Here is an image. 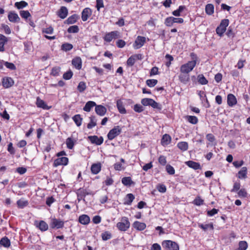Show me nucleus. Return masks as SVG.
<instances>
[{"instance_id":"3","label":"nucleus","mask_w":250,"mask_h":250,"mask_svg":"<svg viewBox=\"0 0 250 250\" xmlns=\"http://www.w3.org/2000/svg\"><path fill=\"white\" fill-rule=\"evenodd\" d=\"M117 228L122 231H125L130 227V222L128 218L126 217H123L121 219V221L117 224Z\"/></svg>"},{"instance_id":"1","label":"nucleus","mask_w":250,"mask_h":250,"mask_svg":"<svg viewBox=\"0 0 250 250\" xmlns=\"http://www.w3.org/2000/svg\"><path fill=\"white\" fill-rule=\"evenodd\" d=\"M192 60L182 65L180 67V72L182 73H188L191 72L196 66L198 58L194 53L190 55Z\"/></svg>"},{"instance_id":"40","label":"nucleus","mask_w":250,"mask_h":250,"mask_svg":"<svg viewBox=\"0 0 250 250\" xmlns=\"http://www.w3.org/2000/svg\"><path fill=\"white\" fill-rule=\"evenodd\" d=\"M186 9V6L184 5L180 6L178 9L174 10L172 12V14L176 17L180 16L181 15V13L183 11L184 9Z\"/></svg>"},{"instance_id":"11","label":"nucleus","mask_w":250,"mask_h":250,"mask_svg":"<svg viewBox=\"0 0 250 250\" xmlns=\"http://www.w3.org/2000/svg\"><path fill=\"white\" fill-rule=\"evenodd\" d=\"M141 59V54H137L130 56L127 60L126 63L127 65L129 66H132L134 65L135 62L137 60H140Z\"/></svg>"},{"instance_id":"17","label":"nucleus","mask_w":250,"mask_h":250,"mask_svg":"<svg viewBox=\"0 0 250 250\" xmlns=\"http://www.w3.org/2000/svg\"><path fill=\"white\" fill-rule=\"evenodd\" d=\"M77 194L78 196V200L80 201L79 197H81V199H83L86 195L91 194V193L85 189L80 188L77 190Z\"/></svg>"},{"instance_id":"13","label":"nucleus","mask_w":250,"mask_h":250,"mask_svg":"<svg viewBox=\"0 0 250 250\" xmlns=\"http://www.w3.org/2000/svg\"><path fill=\"white\" fill-rule=\"evenodd\" d=\"M92 11L89 8H84L82 13V19L83 21L87 20L88 18L91 15Z\"/></svg>"},{"instance_id":"44","label":"nucleus","mask_w":250,"mask_h":250,"mask_svg":"<svg viewBox=\"0 0 250 250\" xmlns=\"http://www.w3.org/2000/svg\"><path fill=\"white\" fill-rule=\"evenodd\" d=\"M17 204L19 208H22L27 206L28 204V202L27 200L20 199L17 201Z\"/></svg>"},{"instance_id":"52","label":"nucleus","mask_w":250,"mask_h":250,"mask_svg":"<svg viewBox=\"0 0 250 250\" xmlns=\"http://www.w3.org/2000/svg\"><path fill=\"white\" fill-rule=\"evenodd\" d=\"M158 83L157 80L149 79L146 81V83L150 87H154Z\"/></svg>"},{"instance_id":"49","label":"nucleus","mask_w":250,"mask_h":250,"mask_svg":"<svg viewBox=\"0 0 250 250\" xmlns=\"http://www.w3.org/2000/svg\"><path fill=\"white\" fill-rule=\"evenodd\" d=\"M86 87V86L85 83L83 82H81L79 83L78 85L77 89L80 92L82 93L85 90Z\"/></svg>"},{"instance_id":"25","label":"nucleus","mask_w":250,"mask_h":250,"mask_svg":"<svg viewBox=\"0 0 250 250\" xmlns=\"http://www.w3.org/2000/svg\"><path fill=\"white\" fill-rule=\"evenodd\" d=\"M36 104L38 107L42 108L44 109H48L49 108L46 103L39 97L37 98Z\"/></svg>"},{"instance_id":"38","label":"nucleus","mask_w":250,"mask_h":250,"mask_svg":"<svg viewBox=\"0 0 250 250\" xmlns=\"http://www.w3.org/2000/svg\"><path fill=\"white\" fill-rule=\"evenodd\" d=\"M78 19V16L76 14H74L70 16L66 20L67 24H73L75 23Z\"/></svg>"},{"instance_id":"62","label":"nucleus","mask_w":250,"mask_h":250,"mask_svg":"<svg viewBox=\"0 0 250 250\" xmlns=\"http://www.w3.org/2000/svg\"><path fill=\"white\" fill-rule=\"evenodd\" d=\"M241 185L239 182L234 183L233 187V188L231 190V192H236L240 189Z\"/></svg>"},{"instance_id":"19","label":"nucleus","mask_w":250,"mask_h":250,"mask_svg":"<svg viewBox=\"0 0 250 250\" xmlns=\"http://www.w3.org/2000/svg\"><path fill=\"white\" fill-rule=\"evenodd\" d=\"M68 14V10L65 6H62L58 12V16L62 19H65Z\"/></svg>"},{"instance_id":"63","label":"nucleus","mask_w":250,"mask_h":250,"mask_svg":"<svg viewBox=\"0 0 250 250\" xmlns=\"http://www.w3.org/2000/svg\"><path fill=\"white\" fill-rule=\"evenodd\" d=\"M158 161L159 163L162 166H165L167 164L166 158L164 156H160L159 157Z\"/></svg>"},{"instance_id":"5","label":"nucleus","mask_w":250,"mask_h":250,"mask_svg":"<svg viewBox=\"0 0 250 250\" xmlns=\"http://www.w3.org/2000/svg\"><path fill=\"white\" fill-rule=\"evenodd\" d=\"M121 132V128L119 126H116L109 131L107 134L108 139L112 140Z\"/></svg>"},{"instance_id":"18","label":"nucleus","mask_w":250,"mask_h":250,"mask_svg":"<svg viewBox=\"0 0 250 250\" xmlns=\"http://www.w3.org/2000/svg\"><path fill=\"white\" fill-rule=\"evenodd\" d=\"M227 103L229 106H233L237 104L236 97L232 94H229L227 96Z\"/></svg>"},{"instance_id":"61","label":"nucleus","mask_w":250,"mask_h":250,"mask_svg":"<svg viewBox=\"0 0 250 250\" xmlns=\"http://www.w3.org/2000/svg\"><path fill=\"white\" fill-rule=\"evenodd\" d=\"M134 110L136 112L140 113L144 110V108L141 104H136L134 106Z\"/></svg>"},{"instance_id":"33","label":"nucleus","mask_w":250,"mask_h":250,"mask_svg":"<svg viewBox=\"0 0 250 250\" xmlns=\"http://www.w3.org/2000/svg\"><path fill=\"white\" fill-rule=\"evenodd\" d=\"M37 226L42 231L47 230L48 228V225L43 221H41Z\"/></svg>"},{"instance_id":"22","label":"nucleus","mask_w":250,"mask_h":250,"mask_svg":"<svg viewBox=\"0 0 250 250\" xmlns=\"http://www.w3.org/2000/svg\"><path fill=\"white\" fill-rule=\"evenodd\" d=\"M179 79L180 81L184 84L187 83L190 80L189 75L188 73H181L179 76Z\"/></svg>"},{"instance_id":"47","label":"nucleus","mask_w":250,"mask_h":250,"mask_svg":"<svg viewBox=\"0 0 250 250\" xmlns=\"http://www.w3.org/2000/svg\"><path fill=\"white\" fill-rule=\"evenodd\" d=\"M187 120L191 124L195 125L198 122V119L194 116H187L186 117Z\"/></svg>"},{"instance_id":"60","label":"nucleus","mask_w":250,"mask_h":250,"mask_svg":"<svg viewBox=\"0 0 250 250\" xmlns=\"http://www.w3.org/2000/svg\"><path fill=\"white\" fill-rule=\"evenodd\" d=\"M166 170L169 174L173 175L175 173V170L174 168L169 165L166 166Z\"/></svg>"},{"instance_id":"55","label":"nucleus","mask_w":250,"mask_h":250,"mask_svg":"<svg viewBox=\"0 0 250 250\" xmlns=\"http://www.w3.org/2000/svg\"><path fill=\"white\" fill-rule=\"evenodd\" d=\"M20 14L22 18L25 19H28L29 17L31 16V15L28 11L21 10L20 12Z\"/></svg>"},{"instance_id":"39","label":"nucleus","mask_w":250,"mask_h":250,"mask_svg":"<svg viewBox=\"0 0 250 250\" xmlns=\"http://www.w3.org/2000/svg\"><path fill=\"white\" fill-rule=\"evenodd\" d=\"M73 45L69 43H65L62 45L61 49L62 50L67 52L71 50L73 48Z\"/></svg>"},{"instance_id":"14","label":"nucleus","mask_w":250,"mask_h":250,"mask_svg":"<svg viewBox=\"0 0 250 250\" xmlns=\"http://www.w3.org/2000/svg\"><path fill=\"white\" fill-rule=\"evenodd\" d=\"M72 64L76 69L78 70L81 69L82 65L81 58L79 57L74 58L72 60Z\"/></svg>"},{"instance_id":"31","label":"nucleus","mask_w":250,"mask_h":250,"mask_svg":"<svg viewBox=\"0 0 250 250\" xmlns=\"http://www.w3.org/2000/svg\"><path fill=\"white\" fill-rule=\"evenodd\" d=\"M7 42V38L5 36L0 34V51L2 52L4 50V45Z\"/></svg>"},{"instance_id":"50","label":"nucleus","mask_w":250,"mask_h":250,"mask_svg":"<svg viewBox=\"0 0 250 250\" xmlns=\"http://www.w3.org/2000/svg\"><path fill=\"white\" fill-rule=\"evenodd\" d=\"M173 17H169L166 19L165 24L167 26H171L174 23Z\"/></svg>"},{"instance_id":"26","label":"nucleus","mask_w":250,"mask_h":250,"mask_svg":"<svg viewBox=\"0 0 250 250\" xmlns=\"http://www.w3.org/2000/svg\"><path fill=\"white\" fill-rule=\"evenodd\" d=\"M171 139V137L170 136V135H169L168 134H165V135H163L161 143H162V145H163V146L168 145V144H169L170 143Z\"/></svg>"},{"instance_id":"42","label":"nucleus","mask_w":250,"mask_h":250,"mask_svg":"<svg viewBox=\"0 0 250 250\" xmlns=\"http://www.w3.org/2000/svg\"><path fill=\"white\" fill-rule=\"evenodd\" d=\"M28 5V3L23 0L21 1L20 2H16L15 3V6L17 7L18 9H22L24 7H25Z\"/></svg>"},{"instance_id":"9","label":"nucleus","mask_w":250,"mask_h":250,"mask_svg":"<svg viewBox=\"0 0 250 250\" xmlns=\"http://www.w3.org/2000/svg\"><path fill=\"white\" fill-rule=\"evenodd\" d=\"M68 162V159L65 157H62L56 159L54 162V166L58 167L60 165H67Z\"/></svg>"},{"instance_id":"28","label":"nucleus","mask_w":250,"mask_h":250,"mask_svg":"<svg viewBox=\"0 0 250 250\" xmlns=\"http://www.w3.org/2000/svg\"><path fill=\"white\" fill-rule=\"evenodd\" d=\"M0 245L5 248H9L11 245L10 241L7 237H4L0 240Z\"/></svg>"},{"instance_id":"24","label":"nucleus","mask_w":250,"mask_h":250,"mask_svg":"<svg viewBox=\"0 0 250 250\" xmlns=\"http://www.w3.org/2000/svg\"><path fill=\"white\" fill-rule=\"evenodd\" d=\"M133 227L138 230H143L146 228V225L144 223L135 221L133 224Z\"/></svg>"},{"instance_id":"27","label":"nucleus","mask_w":250,"mask_h":250,"mask_svg":"<svg viewBox=\"0 0 250 250\" xmlns=\"http://www.w3.org/2000/svg\"><path fill=\"white\" fill-rule=\"evenodd\" d=\"M117 107L120 113H126V110L124 107L123 102L120 100H119L117 101Z\"/></svg>"},{"instance_id":"20","label":"nucleus","mask_w":250,"mask_h":250,"mask_svg":"<svg viewBox=\"0 0 250 250\" xmlns=\"http://www.w3.org/2000/svg\"><path fill=\"white\" fill-rule=\"evenodd\" d=\"M186 164L188 167L195 170L201 169V166L199 163H197L192 161H188L186 162Z\"/></svg>"},{"instance_id":"23","label":"nucleus","mask_w":250,"mask_h":250,"mask_svg":"<svg viewBox=\"0 0 250 250\" xmlns=\"http://www.w3.org/2000/svg\"><path fill=\"white\" fill-rule=\"evenodd\" d=\"M101 169V164L100 163L93 164L91 167V172L94 174H98Z\"/></svg>"},{"instance_id":"29","label":"nucleus","mask_w":250,"mask_h":250,"mask_svg":"<svg viewBox=\"0 0 250 250\" xmlns=\"http://www.w3.org/2000/svg\"><path fill=\"white\" fill-rule=\"evenodd\" d=\"M238 177L239 179H245L247 178V168L245 167H243L238 172Z\"/></svg>"},{"instance_id":"51","label":"nucleus","mask_w":250,"mask_h":250,"mask_svg":"<svg viewBox=\"0 0 250 250\" xmlns=\"http://www.w3.org/2000/svg\"><path fill=\"white\" fill-rule=\"evenodd\" d=\"M66 144L67 148L69 149H72L74 146L73 140L71 138H68L66 140Z\"/></svg>"},{"instance_id":"2","label":"nucleus","mask_w":250,"mask_h":250,"mask_svg":"<svg viewBox=\"0 0 250 250\" xmlns=\"http://www.w3.org/2000/svg\"><path fill=\"white\" fill-rule=\"evenodd\" d=\"M141 104L144 106H151L154 108L159 110L162 109V105L159 103L156 102L152 99L144 98L141 100Z\"/></svg>"},{"instance_id":"53","label":"nucleus","mask_w":250,"mask_h":250,"mask_svg":"<svg viewBox=\"0 0 250 250\" xmlns=\"http://www.w3.org/2000/svg\"><path fill=\"white\" fill-rule=\"evenodd\" d=\"M229 21L228 19H224L222 20L219 26L226 30L227 27L229 25Z\"/></svg>"},{"instance_id":"16","label":"nucleus","mask_w":250,"mask_h":250,"mask_svg":"<svg viewBox=\"0 0 250 250\" xmlns=\"http://www.w3.org/2000/svg\"><path fill=\"white\" fill-rule=\"evenodd\" d=\"M95 112L98 115L102 116L105 114L106 108L102 105H96Z\"/></svg>"},{"instance_id":"56","label":"nucleus","mask_w":250,"mask_h":250,"mask_svg":"<svg viewBox=\"0 0 250 250\" xmlns=\"http://www.w3.org/2000/svg\"><path fill=\"white\" fill-rule=\"evenodd\" d=\"M61 70L60 67H54L52 69L51 74L54 76H57L59 75Z\"/></svg>"},{"instance_id":"34","label":"nucleus","mask_w":250,"mask_h":250,"mask_svg":"<svg viewBox=\"0 0 250 250\" xmlns=\"http://www.w3.org/2000/svg\"><path fill=\"white\" fill-rule=\"evenodd\" d=\"M90 122L87 124V128L91 129L96 125V119L95 116H92L90 117Z\"/></svg>"},{"instance_id":"45","label":"nucleus","mask_w":250,"mask_h":250,"mask_svg":"<svg viewBox=\"0 0 250 250\" xmlns=\"http://www.w3.org/2000/svg\"><path fill=\"white\" fill-rule=\"evenodd\" d=\"M101 236L103 240L106 241L111 238L112 234L110 232L106 231L102 234Z\"/></svg>"},{"instance_id":"54","label":"nucleus","mask_w":250,"mask_h":250,"mask_svg":"<svg viewBox=\"0 0 250 250\" xmlns=\"http://www.w3.org/2000/svg\"><path fill=\"white\" fill-rule=\"evenodd\" d=\"M248 248V244L246 241H240L239 243V250H246Z\"/></svg>"},{"instance_id":"36","label":"nucleus","mask_w":250,"mask_h":250,"mask_svg":"<svg viewBox=\"0 0 250 250\" xmlns=\"http://www.w3.org/2000/svg\"><path fill=\"white\" fill-rule=\"evenodd\" d=\"M177 146L180 149L184 151L188 149V144L186 142H181L178 143Z\"/></svg>"},{"instance_id":"43","label":"nucleus","mask_w":250,"mask_h":250,"mask_svg":"<svg viewBox=\"0 0 250 250\" xmlns=\"http://www.w3.org/2000/svg\"><path fill=\"white\" fill-rule=\"evenodd\" d=\"M197 79L198 82L202 85L206 84L208 83V81L202 74L199 75L197 77Z\"/></svg>"},{"instance_id":"10","label":"nucleus","mask_w":250,"mask_h":250,"mask_svg":"<svg viewBox=\"0 0 250 250\" xmlns=\"http://www.w3.org/2000/svg\"><path fill=\"white\" fill-rule=\"evenodd\" d=\"M88 139L92 144H95L97 145H101L104 141V139L102 137H98L97 136H90L88 137Z\"/></svg>"},{"instance_id":"64","label":"nucleus","mask_w":250,"mask_h":250,"mask_svg":"<svg viewBox=\"0 0 250 250\" xmlns=\"http://www.w3.org/2000/svg\"><path fill=\"white\" fill-rule=\"evenodd\" d=\"M238 195L239 197H245L247 196V193L245 188H242L238 192Z\"/></svg>"},{"instance_id":"37","label":"nucleus","mask_w":250,"mask_h":250,"mask_svg":"<svg viewBox=\"0 0 250 250\" xmlns=\"http://www.w3.org/2000/svg\"><path fill=\"white\" fill-rule=\"evenodd\" d=\"M73 120L78 126H80L82 125L83 119L81 117L80 115H75L73 117Z\"/></svg>"},{"instance_id":"7","label":"nucleus","mask_w":250,"mask_h":250,"mask_svg":"<svg viewBox=\"0 0 250 250\" xmlns=\"http://www.w3.org/2000/svg\"><path fill=\"white\" fill-rule=\"evenodd\" d=\"M64 226V222L59 219L56 218H53L51 219L50 223V227L54 229L55 228L57 229L62 228Z\"/></svg>"},{"instance_id":"6","label":"nucleus","mask_w":250,"mask_h":250,"mask_svg":"<svg viewBox=\"0 0 250 250\" xmlns=\"http://www.w3.org/2000/svg\"><path fill=\"white\" fill-rule=\"evenodd\" d=\"M119 37V32L117 31H114L106 34L104 37V40L107 42H110L113 39L118 38Z\"/></svg>"},{"instance_id":"4","label":"nucleus","mask_w":250,"mask_h":250,"mask_svg":"<svg viewBox=\"0 0 250 250\" xmlns=\"http://www.w3.org/2000/svg\"><path fill=\"white\" fill-rule=\"evenodd\" d=\"M162 247L167 250H179L178 245L171 240H165L162 243Z\"/></svg>"},{"instance_id":"57","label":"nucleus","mask_w":250,"mask_h":250,"mask_svg":"<svg viewBox=\"0 0 250 250\" xmlns=\"http://www.w3.org/2000/svg\"><path fill=\"white\" fill-rule=\"evenodd\" d=\"M4 65L8 69L14 70L16 69V66L14 65V63L11 62H4Z\"/></svg>"},{"instance_id":"30","label":"nucleus","mask_w":250,"mask_h":250,"mask_svg":"<svg viewBox=\"0 0 250 250\" xmlns=\"http://www.w3.org/2000/svg\"><path fill=\"white\" fill-rule=\"evenodd\" d=\"M96 104L94 102L89 101L86 103L83 109L85 111L89 112L91 110V108L96 106Z\"/></svg>"},{"instance_id":"58","label":"nucleus","mask_w":250,"mask_h":250,"mask_svg":"<svg viewBox=\"0 0 250 250\" xmlns=\"http://www.w3.org/2000/svg\"><path fill=\"white\" fill-rule=\"evenodd\" d=\"M73 76V72L71 71H68L64 73L63 75V78L65 80H69Z\"/></svg>"},{"instance_id":"15","label":"nucleus","mask_w":250,"mask_h":250,"mask_svg":"<svg viewBox=\"0 0 250 250\" xmlns=\"http://www.w3.org/2000/svg\"><path fill=\"white\" fill-rule=\"evenodd\" d=\"M8 20L12 22H19L20 21L18 15L14 12H10L8 16Z\"/></svg>"},{"instance_id":"46","label":"nucleus","mask_w":250,"mask_h":250,"mask_svg":"<svg viewBox=\"0 0 250 250\" xmlns=\"http://www.w3.org/2000/svg\"><path fill=\"white\" fill-rule=\"evenodd\" d=\"M126 200L125 202V204L127 205H131V203L133 202L135 197L131 193H128L126 195Z\"/></svg>"},{"instance_id":"12","label":"nucleus","mask_w":250,"mask_h":250,"mask_svg":"<svg viewBox=\"0 0 250 250\" xmlns=\"http://www.w3.org/2000/svg\"><path fill=\"white\" fill-rule=\"evenodd\" d=\"M2 85L4 88H7L14 84V81L10 77H5L2 79Z\"/></svg>"},{"instance_id":"48","label":"nucleus","mask_w":250,"mask_h":250,"mask_svg":"<svg viewBox=\"0 0 250 250\" xmlns=\"http://www.w3.org/2000/svg\"><path fill=\"white\" fill-rule=\"evenodd\" d=\"M79 31V28L77 25L71 26L67 29V32L69 33H76Z\"/></svg>"},{"instance_id":"21","label":"nucleus","mask_w":250,"mask_h":250,"mask_svg":"<svg viewBox=\"0 0 250 250\" xmlns=\"http://www.w3.org/2000/svg\"><path fill=\"white\" fill-rule=\"evenodd\" d=\"M90 217L85 214L80 215L79 217V222L83 225H87L90 222Z\"/></svg>"},{"instance_id":"35","label":"nucleus","mask_w":250,"mask_h":250,"mask_svg":"<svg viewBox=\"0 0 250 250\" xmlns=\"http://www.w3.org/2000/svg\"><path fill=\"white\" fill-rule=\"evenodd\" d=\"M199 227L203 229L204 230L206 231L208 229H210L213 230V223H210L208 224H200L198 225Z\"/></svg>"},{"instance_id":"8","label":"nucleus","mask_w":250,"mask_h":250,"mask_svg":"<svg viewBox=\"0 0 250 250\" xmlns=\"http://www.w3.org/2000/svg\"><path fill=\"white\" fill-rule=\"evenodd\" d=\"M146 42V38L142 36H138L134 43V47L135 49L141 48Z\"/></svg>"},{"instance_id":"41","label":"nucleus","mask_w":250,"mask_h":250,"mask_svg":"<svg viewBox=\"0 0 250 250\" xmlns=\"http://www.w3.org/2000/svg\"><path fill=\"white\" fill-rule=\"evenodd\" d=\"M122 182L125 186H130L133 183L131 180V178L130 177H125L123 178L122 179Z\"/></svg>"},{"instance_id":"59","label":"nucleus","mask_w":250,"mask_h":250,"mask_svg":"<svg viewBox=\"0 0 250 250\" xmlns=\"http://www.w3.org/2000/svg\"><path fill=\"white\" fill-rule=\"evenodd\" d=\"M194 205L197 206H200L203 204L204 200L202 199L200 197H196L193 202Z\"/></svg>"},{"instance_id":"32","label":"nucleus","mask_w":250,"mask_h":250,"mask_svg":"<svg viewBox=\"0 0 250 250\" xmlns=\"http://www.w3.org/2000/svg\"><path fill=\"white\" fill-rule=\"evenodd\" d=\"M214 6L212 4H208L205 7L206 13L208 15H211L214 13Z\"/></svg>"}]
</instances>
